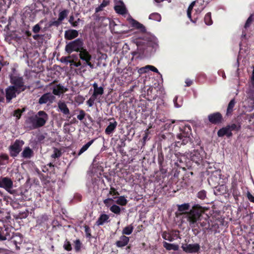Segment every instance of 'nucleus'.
Listing matches in <instances>:
<instances>
[{
	"instance_id": "obj_38",
	"label": "nucleus",
	"mask_w": 254,
	"mask_h": 254,
	"mask_svg": "<svg viewBox=\"0 0 254 254\" xmlns=\"http://www.w3.org/2000/svg\"><path fill=\"white\" fill-rule=\"evenodd\" d=\"M133 229V227L132 226H127L124 228L122 233L124 235H129L132 233Z\"/></svg>"
},
{
	"instance_id": "obj_15",
	"label": "nucleus",
	"mask_w": 254,
	"mask_h": 254,
	"mask_svg": "<svg viewBox=\"0 0 254 254\" xmlns=\"http://www.w3.org/2000/svg\"><path fill=\"white\" fill-rule=\"evenodd\" d=\"M127 20L129 23L131 25L132 27L139 30L142 33L146 32V28L143 24L131 17L128 18Z\"/></svg>"
},
{
	"instance_id": "obj_21",
	"label": "nucleus",
	"mask_w": 254,
	"mask_h": 254,
	"mask_svg": "<svg viewBox=\"0 0 254 254\" xmlns=\"http://www.w3.org/2000/svg\"><path fill=\"white\" fill-rule=\"evenodd\" d=\"M94 92L92 94L93 96L97 98L98 96L102 95L104 93V88L102 87H98L97 83H94L93 84Z\"/></svg>"
},
{
	"instance_id": "obj_13",
	"label": "nucleus",
	"mask_w": 254,
	"mask_h": 254,
	"mask_svg": "<svg viewBox=\"0 0 254 254\" xmlns=\"http://www.w3.org/2000/svg\"><path fill=\"white\" fill-rule=\"evenodd\" d=\"M181 248L187 253H196L200 250V246L197 243L192 244H183Z\"/></svg>"
},
{
	"instance_id": "obj_18",
	"label": "nucleus",
	"mask_w": 254,
	"mask_h": 254,
	"mask_svg": "<svg viewBox=\"0 0 254 254\" xmlns=\"http://www.w3.org/2000/svg\"><path fill=\"white\" fill-rule=\"evenodd\" d=\"M54 98L55 97L50 93H45L40 97L38 103L40 104H46L48 101H52Z\"/></svg>"
},
{
	"instance_id": "obj_27",
	"label": "nucleus",
	"mask_w": 254,
	"mask_h": 254,
	"mask_svg": "<svg viewBox=\"0 0 254 254\" xmlns=\"http://www.w3.org/2000/svg\"><path fill=\"white\" fill-rule=\"evenodd\" d=\"M109 217L108 215L105 214H102L100 215V217L98 218L97 221H96V225L98 226L102 225L104 223L106 222Z\"/></svg>"
},
{
	"instance_id": "obj_5",
	"label": "nucleus",
	"mask_w": 254,
	"mask_h": 254,
	"mask_svg": "<svg viewBox=\"0 0 254 254\" xmlns=\"http://www.w3.org/2000/svg\"><path fill=\"white\" fill-rule=\"evenodd\" d=\"M48 119V116L43 111H40L35 115L32 122L35 127H39L43 126Z\"/></svg>"
},
{
	"instance_id": "obj_8",
	"label": "nucleus",
	"mask_w": 254,
	"mask_h": 254,
	"mask_svg": "<svg viewBox=\"0 0 254 254\" xmlns=\"http://www.w3.org/2000/svg\"><path fill=\"white\" fill-rule=\"evenodd\" d=\"M82 42L80 40V60L85 61L84 64L88 65L90 68H93L94 65L90 62L91 56L86 50L82 47Z\"/></svg>"
},
{
	"instance_id": "obj_11",
	"label": "nucleus",
	"mask_w": 254,
	"mask_h": 254,
	"mask_svg": "<svg viewBox=\"0 0 254 254\" xmlns=\"http://www.w3.org/2000/svg\"><path fill=\"white\" fill-rule=\"evenodd\" d=\"M177 157V160L175 162V164L180 168L185 169L186 167H188L187 165L189 159L185 154H183L180 152L175 154Z\"/></svg>"
},
{
	"instance_id": "obj_61",
	"label": "nucleus",
	"mask_w": 254,
	"mask_h": 254,
	"mask_svg": "<svg viewBox=\"0 0 254 254\" xmlns=\"http://www.w3.org/2000/svg\"><path fill=\"white\" fill-rule=\"evenodd\" d=\"M185 83L186 84V86L189 87L192 84L193 81L192 80H191L190 79L187 78V79H186V80L185 81Z\"/></svg>"
},
{
	"instance_id": "obj_20",
	"label": "nucleus",
	"mask_w": 254,
	"mask_h": 254,
	"mask_svg": "<svg viewBox=\"0 0 254 254\" xmlns=\"http://www.w3.org/2000/svg\"><path fill=\"white\" fill-rule=\"evenodd\" d=\"M78 35V32L75 30H68L65 32L64 37L66 39L71 40Z\"/></svg>"
},
{
	"instance_id": "obj_52",
	"label": "nucleus",
	"mask_w": 254,
	"mask_h": 254,
	"mask_svg": "<svg viewBox=\"0 0 254 254\" xmlns=\"http://www.w3.org/2000/svg\"><path fill=\"white\" fill-rule=\"evenodd\" d=\"M79 20V18H78L77 20L74 21V17L71 15L69 17V22L73 26H76L78 25V21Z\"/></svg>"
},
{
	"instance_id": "obj_33",
	"label": "nucleus",
	"mask_w": 254,
	"mask_h": 254,
	"mask_svg": "<svg viewBox=\"0 0 254 254\" xmlns=\"http://www.w3.org/2000/svg\"><path fill=\"white\" fill-rule=\"evenodd\" d=\"M174 106L176 108L181 107L183 105V99L182 97H179L176 96L173 99Z\"/></svg>"
},
{
	"instance_id": "obj_50",
	"label": "nucleus",
	"mask_w": 254,
	"mask_h": 254,
	"mask_svg": "<svg viewBox=\"0 0 254 254\" xmlns=\"http://www.w3.org/2000/svg\"><path fill=\"white\" fill-rule=\"evenodd\" d=\"M119 195V192L116 190V189L114 187H111L110 190L109 191V193L108 195Z\"/></svg>"
},
{
	"instance_id": "obj_19",
	"label": "nucleus",
	"mask_w": 254,
	"mask_h": 254,
	"mask_svg": "<svg viewBox=\"0 0 254 254\" xmlns=\"http://www.w3.org/2000/svg\"><path fill=\"white\" fill-rule=\"evenodd\" d=\"M217 135L219 137H223L226 135L228 138L231 137L233 134L230 131L227 126L218 130Z\"/></svg>"
},
{
	"instance_id": "obj_63",
	"label": "nucleus",
	"mask_w": 254,
	"mask_h": 254,
	"mask_svg": "<svg viewBox=\"0 0 254 254\" xmlns=\"http://www.w3.org/2000/svg\"><path fill=\"white\" fill-rule=\"evenodd\" d=\"M85 113L83 110H80V121L85 117Z\"/></svg>"
},
{
	"instance_id": "obj_55",
	"label": "nucleus",
	"mask_w": 254,
	"mask_h": 254,
	"mask_svg": "<svg viewBox=\"0 0 254 254\" xmlns=\"http://www.w3.org/2000/svg\"><path fill=\"white\" fill-rule=\"evenodd\" d=\"M246 195L247 198L250 202L254 203V196H253L249 191H247Z\"/></svg>"
},
{
	"instance_id": "obj_56",
	"label": "nucleus",
	"mask_w": 254,
	"mask_h": 254,
	"mask_svg": "<svg viewBox=\"0 0 254 254\" xmlns=\"http://www.w3.org/2000/svg\"><path fill=\"white\" fill-rule=\"evenodd\" d=\"M64 248L67 251H70L71 250V246L70 243L68 241H66L64 245Z\"/></svg>"
},
{
	"instance_id": "obj_41",
	"label": "nucleus",
	"mask_w": 254,
	"mask_h": 254,
	"mask_svg": "<svg viewBox=\"0 0 254 254\" xmlns=\"http://www.w3.org/2000/svg\"><path fill=\"white\" fill-rule=\"evenodd\" d=\"M200 225L204 230H208L210 228V223L207 219H205L202 222H200Z\"/></svg>"
},
{
	"instance_id": "obj_16",
	"label": "nucleus",
	"mask_w": 254,
	"mask_h": 254,
	"mask_svg": "<svg viewBox=\"0 0 254 254\" xmlns=\"http://www.w3.org/2000/svg\"><path fill=\"white\" fill-rule=\"evenodd\" d=\"M109 120H113V122H110L109 125L105 129V132L107 135H110L111 134H112L118 125V123L115 120L114 118H111Z\"/></svg>"
},
{
	"instance_id": "obj_29",
	"label": "nucleus",
	"mask_w": 254,
	"mask_h": 254,
	"mask_svg": "<svg viewBox=\"0 0 254 254\" xmlns=\"http://www.w3.org/2000/svg\"><path fill=\"white\" fill-rule=\"evenodd\" d=\"M178 210L182 212V214H185L184 211L188 210L190 208V205L188 203H185L181 205H178Z\"/></svg>"
},
{
	"instance_id": "obj_42",
	"label": "nucleus",
	"mask_w": 254,
	"mask_h": 254,
	"mask_svg": "<svg viewBox=\"0 0 254 254\" xmlns=\"http://www.w3.org/2000/svg\"><path fill=\"white\" fill-rule=\"evenodd\" d=\"M94 139H92L80 148V154L87 150L89 146L93 143Z\"/></svg>"
},
{
	"instance_id": "obj_43",
	"label": "nucleus",
	"mask_w": 254,
	"mask_h": 254,
	"mask_svg": "<svg viewBox=\"0 0 254 254\" xmlns=\"http://www.w3.org/2000/svg\"><path fill=\"white\" fill-rule=\"evenodd\" d=\"M136 69L139 75L147 73L149 70L148 65L140 68L136 67Z\"/></svg>"
},
{
	"instance_id": "obj_4",
	"label": "nucleus",
	"mask_w": 254,
	"mask_h": 254,
	"mask_svg": "<svg viewBox=\"0 0 254 254\" xmlns=\"http://www.w3.org/2000/svg\"><path fill=\"white\" fill-rule=\"evenodd\" d=\"M205 155V153L203 148L200 147L198 149H194L193 152H191L190 157L192 161L197 165H200L202 163Z\"/></svg>"
},
{
	"instance_id": "obj_25",
	"label": "nucleus",
	"mask_w": 254,
	"mask_h": 254,
	"mask_svg": "<svg viewBox=\"0 0 254 254\" xmlns=\"http://www.w3.org/2000/svg\"><path fill=\"white\" fill-rule=\"evenodd\" d=\"M164 154L162 152H160L158 153V163L159 166V169L160 171L163 173H164V170L163 169V164H164ZM166 171H164L165 172Z\"/></svg>"
},
{
	"instance_id": "obj_28",
	"label": "nucleus",
	"mask_w": 254,
	"mask_h": 254,
	"mask_svg": "<svg viewBox=\"0 0 254 254\" xmlns=\"http://www.w3.org/2000/svg\"><path fill=\"white\" fill-rule=\"evenodd\" d=\"M163 247L168 251L170 250H174L177 251L179 249V246L178 245H175L174 244L168 243L166 242H163Z\"/></svg>"
},
{
	"instance_id": "obj_57",
	"label": "nucleus",
	"mask_w": 254,
	"mask_h": 254,
	"mask_svg": "<svg viewBox=\"0 0 254 254\" xmlns=\"http://www.w3.org/2000/svg\"><path fill=\"white\" fill-rule=\"evenodd\" d=\"M21 112H22L20 109H17L14 111L13 115L19 119L21 117Z\"/></svg>"
},
{
	"instance_id": "obj_7",
	"label": "nucleus",
	"mask_w": 254,
	"mask_h": 254,
	"mask_svg": "<svg viewBox=\"0 0 254 254\" xmlns=\"http://www.w3.org/2000/svg\"><path fill=\"white\" fill-rule=\"evenodd\" d=\"M13 182L11 179L7 177H2L0 178V188H4L10 194H14L16 190H12Z\"/></svg>"
},
{
	"instance_id": "obj_36",
	"label": "nucleus",
	"mask_w": 254,
	"mask_h": 254,
	"mask_svg": "<svg viewBox=\"0 0 254 254\" xmlns=\"http://www.w3.org/2000/svg\"><path fill=\"white\" fill-rule=\"evenodd\" d=\"M109 2L108 1H107L106 0H103L102 3L99 6H98L96 8L95 14H96L97 13H98L99 11L103 10V8L105 7V6H106L107 5H108L109 4Z\"/></svg>"
},
{
	"instance_id": "obj_32",
	"label": "nucleus",
	"mask_w": 254,
	"mask_h": 254,
	"mask_svg": "<svg viewBox=\"0 0 254 254\" xmlns=\"http://www.w3.org/2000/svg\"><path fill=\"white\" fill-rule=\"evenodd\" d=\"M116 203L122 206H125L127 203V200L125 196H120L117 197Z\"/></svg>"
},
{
	"instance_id": "obj_14",
	"label": "nucleus",
	"mask_w": 254,
	"mask_h": 254,
	"mask_svg": "<svg viewBox=\"0 0 254 254\" xmlns=\"http://www.w3.org/2000/svg\"><path fill=\"white\" fill-rule=\"evenodd\" d=\"M65 51L68 53H70L71 52L73 51L77 52L79 51V39H77L74 41H72L68 43L65 47Z\"/></svg>"
},
{
	"instance_id": "obj_58",
	"label": "nucleus",
	"mask_w": 254,
	"mask_h": 254,
	"mask_svg": "<svg viewBox=\"0 0 254 254\" xmlns=\"http://www.w3.org/2000/svg\"><path fill=\"white\" fill-rule=\"evenodd\" d=\"M148 67H149V70L152 71L154 72L158 73L159 74H160L158 70L155 66L151 65H148Z\"/></svg>"
},
{
	"instance_id": "obj_10",
	"label": "nucleus",
	"mask_w": 254,
	"mask_h": 254,
	"mask_svg": "<svg viewBox=\"0 0 254 254\" xmlns=\"http://www.w3.org/2000/svg\"><path fill=\"white\" fill-rule=\"evenodd\" d=\"M24 144V141L20 140H16L14 144L9 147L10 155L12 156H16L21 151V147Z\"/></svg>"
},
{
	"instance_id": "obj_53",
	"label": "nucleus",
	"mask_w": 254,
	"mask_h": 254,
	"mask_svg": "<svg viewBox=\"0 0 254 254\" xmlns=\"http://www.w3.org/2000/svg\"><path fill=\"white\" fill-rule=\"evenodd\" d=\"M253 21L252 15H251L247 20L244 27L247 29L249 27Z\"/></svg>"
},
{
	"instance_id": "obj_6",
	"label": "nucleus",
	"mask_w": 254,
	"mask_h": 254,
	"mask_svg": "<svg viewBox=\"0 0 254 254\" xmlns=\"http://www.w3.org/2000/svg\"><path fill=\"white\" fill-rule=\"evenodd\" d=\"M10 81L12 86H14V88L21 92L24 91L26 88V86L24 84V81L23 77L18 76H11L10 78Z\"/></svg>"
},
{
	"instance_id": "obj_37",
	"label": "nucleus",
	"mask_w": 254,
	"mask_h": 254,
	"mask_svg": "<svg viewBox=\"0 0 254 254\" xmlns=\"http://www.w3.org/2000/svg\"><path fill=\"white\" fill-rule=\"evenodd\" d=\"M204 21L206 25H210L212 24L211 14L210 12H208L205 14L204 18Z\"/></svg>"
},
{
	"instance_id": "obj_30",
	"label": "nucleus",
	"mask_w": 254,
	"mask_h": 254,
	"mask_svg": "<svg viewBox=\"0 0 254 254\" xmlns=\"http://www.w3.org/2000/svg\"><path fill=\"white\" fill-rule=\"evenodd\" d=\"M230 131L232 132V131H238L241 129V126L240 123H233L227 125Z\"/></svg>"
},
{
	"instance_id": "obj_1",
	"label": "nucleus",
	"mask_w": 254,
	"mask_h": 254,
	"mask_svg": "<svg viewBox=\"0 0 254 254\" xmlns=\"http://www.w3.org/2000/svg\"><path fill=\"white\" fill-rule=\"evenodd\" d=\"M180 132L177 135V139L175 142L174 146L175 147H181L182 146H186V148L189 151V148H192V139L190 135L191 132V129L190 126H184L180 127Z\"/></svg>"
},
{
	"instance_id": "obj_35",
	"label": "nucleus",
	"mask_w": 254,
	"mask_h": 254,
	"mask_svg": "<svg viewBox=\"0 0 254 254\" xmlns=\"http://www.w3.org/2000/svg\"><path fill=\"white\" fill-rule=\"evenodd\" d=\"M149 19L160 22L161 20V16L158 13L154 12L149 15Z\"/></svg>"
},
{
	"instance_id": "obj_22",
	"label": "nucleus",
	"mask_w": 254,
	"mask_h": 254,
	"mask_svg": "<svg viewBox=\"0 0 254 254\" xmlns=\"http://www.w3.org/2000/svg\"><path fill=\"white\" fill-rule=\"evenodd\" d=\"M67 90V89L61 84L57 85L56 88H54L53 90V93L56 95H60L61 94L64 93Z\"/></svg>"
},
{
	"instance_id": "obj_60",
	"label": "nucleus",
	"mask_w": 254,
	"mask_h": 254,
	"mask_svg": "<svg viewBox=\"0 0 254 254\" xmlns=\"http://www.w3.org/2000/svg\"><path fill=\"white\" fill-rule=\"evenodd\" d=\"M41 27L39 24L35 25L33 28V31L34 33H38L40 30Z\"/></svg>"
},
{
	"instance_id": "obj_3",
	"label": "nucleus",
	"mask_w": 254,
	"mask_h": 254,
	"mask_svg": "<svg viewBox=\"0 0 254 254\" xmlns=\"http://www.w3.org/2000/svg\"><path fill=\"white\" fill-rule=\"evenodd\" d=\"M150 37H147L145 39L144 37H139L133 39V42L136 45L137 50L140 51L141 54H144L145 50L148 48L153 47V42Z\"/></svg>"
},
{
	"instance_id": "obj_45",
	"label": "nucleus",
	"mask_w": 254,
	"mask_h": 254,
	"mask_svg": "<svg viewBox=\"0 0 254 254\" xmlns=\"http://www.w3.org/2000/svg\"><path fill=\"white\" fill-rule=\"evenodd\" d=\"M68 11L64 10L61 12L59 15L58 19L62 22L67 15Z\"/></svg>"
},
{
	"instance_id": "obj_17",
	"label": "nucleus",
	"mask_w": 254,
	"mask_h": 254,
	"mask_svg": "<svg viewBox=\"0 0 254 254\" xmlns=\"http://www.w3.org/2000/svg\"><path fill=\"white\" fill-rule=\"evenodd\" d=\"M129 241V237L122 235L120 237L119 240L117 241L115 244L118 248H123L126 246Z\"/></svg>"
},
{
	"instance_id": "obj_46",
	"label": "nucleus",
	"mask_w": 254,
	"mask_h": 254,
	"mask_svg": "<svg viewBox=\"0 0 254 254\" xmlns=\"http://www.w3.org/2000/svg\"><path fill=\"white\" fill-rule=\"evenodd\" d=\"M62 155L61 150H59L56 148H54V153L51 155V157L53 158L60 157Z\"/></svg>"
},
{
	"instance_id": "obj_9",
	"label": "nucleus",
	"mask_w": 254,
	"mask_h": 254,
	"mask_svg": "<svg viewBox=\"0 0 254 254\" xmlns=\"http://www.w3.org/2000/svg\"><path fill=\"white\" fill-rule=\"evenodd\" d=\"M20 92L14 88V86L11 85L8 86L5 89V98L7 103L11 102L13 98L16 97L17 94H19Z\"/></svg>"
},
{
	"instance_id": "obj_12",
	"label": "nucleus",
	"mask_w": 254,
	"mask_h": 254,
	"mask_svg": "<svg viewBox=\"0 0 254 254\" xmlns=\"http://www.w3.org/2000/svg\"><path fill=\"white\" fill-rule=\"evenodd\" d=\"M208 120L210 123L213 125H219L223 121L222 114L219 112H215L208 115Z\"/></svg>"
},
{
	"instance_id": "obj_44",
	"label": "nucleus",
	"mask_w": 254,
	"mask_h": 254,
	"mask_svg": "<svg viewBox=\"0 0 254 254\" xmlns=\"http://www.w3.org/2000/svg\"><path fill=\"white\" fill-rule=\"evenodd\" d=\"M206 194L207 192L204 190H201L198 192L197 193V197L201 200H204L205 198H206Z\"/></svg>"
},
{
	"instance_id": "obj_39",
	"label": "nucleus",
	"mask_w": 254,
	"mask_h": 254,
	"mask_svg": "<svg viewBox=\"0 0 254 254\" xmlns=\"http://www.w3.org/2000/svg\"><path fill=\"white\" fill-rule=\"evenodd\" d=\"M162 238L166 240H168L170 242H172L174 241V238H173L171 234L169 233H167V232H164L162 233Z\"/></svg>"
},
{
	"instance_id": "obj_23",
	"label": "nucleus",
	"mask_w": 254,
	"mask_h": 254,
	"mask_svg": "<svg viewBox=\"0 0 254 254\" xmlns=\"http://www.w3.org/2000/svg\"><path fill=\"white\" fill-rule=\"evenodd\" d=\"M58 108L64 114L68 115L69 114V111L64 102L59 101L58 103Z\"/></svg>"
},
{
	"instance_id": "obj_64",
	"label": "nucleus",
	"mask_w": 254,
	"mask_h": 254,
	"mask_svg": "<svg viewBox=\"0 0 254 254\" xmlns=\"http://www.w3.org/2000/svg\"><path fill=\"white\" fill-rule=\"evenodd\" d=\"M75 244H76V246H75V249L78 251L79 249V240H76L75 241Z\"/></svg>"
},
{
	"instance_id": "obj_62",
	"label": "nucleus",
	"mask_w": 254,
	"mask_h": 254,
	"mask_svg": "<svg viewBox=\"0 0 254 254\" xmlns=\"http://www.w3.org/2000/svg\"><path fill=\"white\" fill-rule=\"evenodd\" d=\"M195 3V1H193L191 3V4L189 5L187 11L191 12L192 9H193V7Z\"/></svg>"
},
{
	"instance_id": "obj_40",
	"label": "nucleus",
	"mask_w": 254,
	"mask_h": 254,
	"mask_svg": "<svg viewBox=\"0 0 254 254\" xmlns=\"http://www.w3.org/2000/svg\"><path fill=\"white\" fill-rule=\"evenodd\" d=\"M110 210L113 213L116 214H119L121 213V208L116 204L113 205L110 208Z\"/></svg>"
},
{
	"instance_id": "obj_59",
	"label": "nucleus",
	"mask_w": 254,
	"mask_h": 254,
	"mask_svg": "<svg viewBox=\"0 0 254 254\" xmlns=\"http://www.w3.org/2000/svg\"><path fill=\"white\" fill-rule=\"evenodd\" d=\"M113 201V199L112 198H108L104 199L103 202L106 206L108 207L110 205V202Z\"/></svg>"
},
{
	"instance_id": "obj_26",
	"label": "nucleus",
	"mask_w": 254,
	"mask_h": 254,
	"mask_svg": "<svg viewBox=\"0 0 254 254\" xmlns=\"http://www.w3.org/2000/svg\"><path fill=\"white\" fill-rule=\"evenodd\" d=\"M231 190L235 200L236 201H238L239 200V197L240 196L241 194L237 187L236 185H233Z\"/></svg>"
},
{
	"instance_id": "obj_51",
	"label": "nucleus",
	"mask_w": 254,
	"mask_h": 254,
	"mask_svg": "<svg viewBox=\"0 0 254 254\" xmlns=\"http://www.w3.org/2000/svg\"><path fill=\"white\" fill-rule=\"evenodd\" d=\"M175 123V121H167L166 123L164 125V129H169L172 127V124Z\"/></svg>"
},
{
	"instance_id": "obj_34",
	"label": "nucleus",
	"mask_w": 254,
	"mask_h": 254,
	"mask_svg": "<svg viewBox=\"0 0 254 254\" xmlns=\"http://www.w3.org/2000/svg\"><path fill=\"white\" fill-rule=\"evenodd\" d=\"M117 13L120 14H124L126 13V9L124 5H118L114 7Z\"/></svg>"
},
{
	"instance_id": "obj_24",
	"label": "nucleus",
	"mask_w": 254,
	"mask_h": 254,
	"mask_svg": "<svg viewBox=\"0 0 254 254\" xmlns=\"http://www.w3.org/2000/svg\"><path fill=\"white\" fill-rule=\"evenodd\" d=\"M236 101L234 98L232 99L228 104L227 111H226V116H229L232 115V112L233 111V108L235 105Z\"/></svg>"
},
{
	"instance_id": "obj_48",
	"label": "nucleus",
	"mask_w": 254,
	"mask_h": 254,
	"mask_svg": "<svg viewBox=\"0 0 254 254\" xmlns=\"http://www.w3.org/2000/svg\"><path fill=\"white\" fill-rule=\"evenodd\" d=\"M84 231L85 236L87 238L90 239L91 238V229L87 225L84 226Z\"/></svg>"
},
{
	"instance_id": "obj_31",
	"label": "nucleus",
	"mask_w": 254,
	"mask_h": 254,
	"mask_svg": "<svg viewBox=\"0 0 254 254\" xmlns=\"http://www.w3.org/2000/svg\"><path fill=\"white\" fill-rule=\"evenodd\" d=\"M33 154L32 150L29 147H26L22 153V156L25 158H30Z\"/></svg>"
},
{
	"instance_id": "obj_49",
	"label": "nucleus",
	"mask_w": 254,
	"mask_h": 254,
	"mask_svg": "<svg viewBox=\"0 0 254 254\" xmlns=\"http://www.w3.org/2000/svg\"><path fill=\"white\" fill-rule=\"evenodd\" d=\"M97 99L95 97L93 96V95H91L90 98L87 100V104L89 107H92L95 101V100Z\"/></svg>"
},
{
	"instance_id": "obj_54",
	"label": "nucleus",
	"mask_w": 254,
	"mask_h": 254,
	"mask_svg": "<svg viewBox=\"0 0 254 254\" xmlns=\"http://www.w3.org/2000/svg\"><path fill=\"white\" fill-rule=\"evenodd\" d=\"M61 22L59 19L57 20L50 21L49 23V27H52L53 26H58L60 24Z\"/></svg>"
},
{
	"instance_id": "obj_47",
	"label": "nucleus",
	"mask_w": 254,
	"mask_h": 254,
	"mask_svg": "<svg viewBox=\"0 0 254 254\" xmlns=\"http://www.w3.org/2000/svg\"><path fill=\"white\" fill-rule=\"evenodd\" d=\"M8 228H6L5 229V231L6 232L5 234H4V238H6V240H11L14 235L13 233H10L9 232H8Z\"/></svg>"
},
{
	"instance_id": "obj_2",
	"label": "nucleus",
	"mask_w": 254,
	"mask_h": 254,
	"mask_svg": "<svg viewBox=\"0 0 254 254\" xmlns=\"http://www.w3.org/2000/svg\"><path fill=\"white\" fill-rule=\"evenodd\" d=\"M204 212L203 207L199 204H195L189 211L185 212L186 217L191 227L193 228L197 225V222L200 220V216Z\"/></svg>"
}]
</instances>
